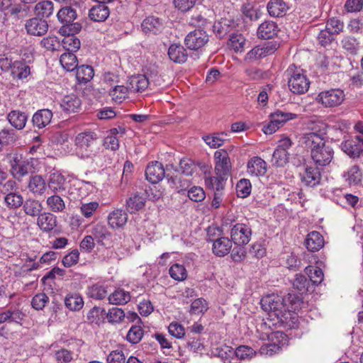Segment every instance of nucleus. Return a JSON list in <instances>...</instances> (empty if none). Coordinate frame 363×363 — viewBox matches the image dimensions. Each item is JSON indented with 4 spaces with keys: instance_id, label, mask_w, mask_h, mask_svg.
I'll return each mask as SVG.
<instances>
[{
    "instance_id": "nucleus-1",
    "label": "nucleus",
    "mask_w": 363,
    "mask_h": 363,
    "mask_svg": "<svg viewBox=\"0 0 363 363\" xmlns=\"http://www.w3.org/2000/svg\"><path fill=\"white\" fill-rule=\"evenodd\" d=\"M296 301L298 302L299 299L295 295L289 294L286 298L273 294L264 296L260 304L272 319L277 318L278 323L291 328L297 321V315L294 312Z\"/></svg>"
},
{
    "instance_id": "nucleus-2",
    "label": "nucleus",
    "mask_w": 363,
    "mask_h": 363,
    "mask_svg": "<svg viewBox=\"0 0 363 363\" xmlns=\"http://www.w3.org/2000/svg\"><path fill=\"white\" fill-rule=\"evenodd\" d=\"M324 131L316 133L311 131L304 135L305 143L311 148V158L316 165L326 166L330 163L333 157V150L325 144Z\"/></svg>"
},
{
    "instance_id": "nucleus-3",
    "label": "nucleus",
    "mask_w": 363,
    "mask_h": 363,
    "mask_svg": "<svg viewBox=\"0 0 363 363\" xmlns=\"http://www.w3.org/2000/svg\"><path fill=\"white\" fill-rule=\"evenodd\" d=\"M284 76L287 79L289 90L294 94H303L308 90L310 81L306 72L301 67L294 64L289 65L284 72Z\"/></svg>"
},
{
    "instance_id": "nucleus-4",
    "label": "nucleus",
    "mask_w": 363,
    "mask_h": 363,
    "mask_svg": "<svg viewBox=\"0 0 363 363\" xmlns=\"http://www.w3.org/2000/svg\"><path fill=\"white\" fill-rule=\"evenodd\" d=\"M11 172L13 177L18 180L34 172V165L32 161L23 160L21 155L14 154L9 156Z\"/></svg>"
},
{
    "instance_id": "nucleus-5",
    "label": "nucleus",
    "mask_w": 363,
    "mask_h": 363,
    "mask_svg": "<svg viewBox=\"0 0 363 363\" xmlns=\"http://www.w3.org/2000/svg\"><path fill=\"white\" fill-rule=\"evenodd\" d=\"M97 140V135L94 132H83L79 133L75 138V145L82 151L80 157L82 159L92 158L93 151L91 150Z\"/></svg>"
},
{
    "instance_id": "nucleus-6",
    "label": "nucleus",
    "mask_w": 363,
    "mask_h": 363,
    "mask_svg": "<svg viewBox=\"0 0 363 363\" xmlns=\"http://www.w3.org/2000/svg\"><path fill=\"white\" fill-rule=\"evenodd\" d=\"M315 100L325 108L336 107L345 100V94L340 89H330L320 92Z\"/></svg>"
},
{
    "instance_id": "nucleus-7",
    "label": "nucleus",
    "mask_w": 363,
    "mask_h": 363,
    "mask_svg": "<svg viewBox=\"0 0 363 363\" xmlns=\"http://www.w3.org/2000/svg\"><path fill=\"white\" fill-rule=\"evenodd\" d=\"M271 121L270 122L264 125L262 130L265 134L271 135L277 131L281 126H282L286 122L296 118L297 115L289 112H284L280 110H277L270 114Z\"/></svg>"
},
{
    "instance_id": "nucleus-8",
    "label": "nucleus",
    "mask_w": 363,
    "mask_h": 363,
    "mask_svg": "<svg viewBox=\"0 0 363 363\" xmlns=\"http://www.w3.org/2000/svg\"><path fill=\"white\" fill-rule=\"evenodd\" d=\"M208 35L202 28L189 32L184 39L186 46L192 50H199L208 42Z\"/></svg>"
},
{
    "instance_id": "nucleus-9",
    "label": "nucleus",
    "mask_w": 363,
    "mask_h": 363,
    "mask_svg": "<svg viewBox=\"0 0 363 363\" xmlns=\"http://www.w3.org/2000/svg\"><path fill=\"white\" fill-rule=\"evenodd\" d=\"M251 235L252 229L245 223H236L230 230L231 240L237 245H247Z\"/></svg>"
},
{
    "instance_id": "nucleus-10",
    "label": "nucleus",
    "mask_w": 363,
    "mask_h": 363,
    "mask_svg": "<svg viewBox=\"0 0 363 363\" xmlns=\"http://www.w3.org/2000/svg\"><path fill=\"white\" fill-rule=\"evenodd\" d=\"M214 158L216 175L227 178L231 169L230 160L228 152L224 150H217L214 153Z\"/></svg>"
},
{
    "instance_id": "nucleus-11",
    "label": "nucleus",
    "mask_w": 363,
    "mask_h": 363,
    "mask_svg": "<svg viewBox=\"0 0 363 363\" xmlns=\"http://www.w3.org/2000/svg\"><path fill=\"white\" fill-rule=\"evenodd\" d=\"M286 337V335L282 332L277 331L272 333L271 339H277L278 343L274 342L272 343L263 345L259 349L260 354L267 356H272L273 354L278 353L281 350V346L284 345L283 343H281V341L285 340Z\"/></svg>"
},
{
    "instance_id": "nucleus-12",
    "label": "nucleus",
    "mask_w": 363,
    "mask_h": 363,
    "mask_svg": "<svg viewBox=\"0 0 363 363\" xmlns=\"http://www.w3.org/2000/svg\"><path fill=\"white\" fill-rule=\"evenodd\" d=\"M300 176L302 183L311 187L319 184L321 179V174L318 168L313 167L306 166L303 172L300 173Z\"/></svg>"
},
{
    "instance_id": "nucleus-13",
    "label": "nucleus",
    "mask_w": 363,
    "mask_h": 363,
    "mask_svg": "<svg viewBox=\"0 0 363 363\" xmlns=\"http://www.w3.org/2000/svg\"><path fill=\"white\" fill-rule=\"evenodd\" d=\"M48 28L47 22L39 18H33L26 21V29L30 35L40 36L45 35Z\"/></svg>"
},
{
    "instance_id": "nucleus-14",
    "label": "nucleus",
    "mask_w": 363,
    "mask_h": 363,
    "mask_svg": "<svg viewBox=\"0 0 363 363\" xmlns=\"http://www.w3.org/2000/svg\"><path fill=\"white\" fill-rule=\"evenodd\" d=\"M165 174L163 165L159 162H153L148 164L145 171L147 179L152 184L161 181Z\"/></svg>"
},
{
    "instance_id": "nucleus-15",
    "label": "nucleus",
    "mask_w": 363,
    "mask_h": 363,
    "mask_svg": "<svg viewBox=\"0 0 363 363\" xmlns=\"http://www.w3.org/2000/svg\"><path fill=\"white\" fill-rule=\"evenodd\" d=\"M91 235L95 241L107 248L110 247L111 242H109L111 233L108 230L107 228L100 223L94 226L91 230Z\"/></svg>"
},
{
    "instance_id": "nucleus-16",
    "label": "nucleus",
    "mask_w": 363,
    "mask_h": 363,
    "mask_svg": "<svg viewBox=\"0 0 363 363\" xmlns=\"http://www.w3.org/2000/svg\"><path fill=\"white\" fill-rule=\"evenodd\" d=\"M247 172L255 177L263 176L267 170L266 162L259 157H253L247 162Z\"/></svg>"
},
{
    "instance_id": "nucleus-17",
    "label": "nucleus",
    "mask_w": 363,
    "mask_h": 363,
    "mask_svg": "<svg viewBox=\"0 0 363 363\" xmlns=\"http://www.w3.org/2000/svg\"><path fill=\"white\" fill-rule=\"evenodd\" d=\"M267 9L272 17H282L289 9V6L284 0H270L267 5Z\"/></svg>"
},
{
    "instance_id": "nucleus-18",
    "label": "nucleus",
    "mask_w": 363,
    "mask_h": 363,
    "mask_svg": "<svg viewBox=\"0 0 363 363\" xmlns=\"http://www.w3.org/2000/svg\"><path fill=\"white\" fill-rule=\"evenodd\" d=\"M57 217L48 212L40 213L37 219V225L43 232L49 233L57 226Z\"/></svg>"
},
{
    "instance_id": "nucleus-19",
    "label": "nucleus",
    "mask_w": 363,
    "mask_h": 363,
    "mask_svg": "<svg viewBox=\"0 0 363 363\" xmlns=\"http://www.w3.org/2000/svg\"><path fill=\"white\" fill-rule=\"evenodd\" d=\"M231 240L226 237H220L213 240L212 250L215 255L224 257L228 255L232 248Z\"/></svg>"
},
{
    "instance_id": "nucleus-20",
    "label": "nucleus",
    "mask_w": 363,
    "mask_h": 363,
    "mask_svg": "<svg viewBox=\"0 0 363 363\" xmlns=\"http://www.w3.org/2000/svg\"><path fill=\"white\" fill-rule=\"evenodd\" d=\"M109 8L104 4L94 6L89 12V16L93 21L102 22L109 16Z\"/></svg>"
},
{
    "instance_id": "nucleus-21",
    "label": "nucleus",
    "mask_w": 363,
    "mask_h": 363,
    "mask_svg": "<svg viewBox=\"0 0 363 363\" xmlns=\"http://www.w3.org/2000/svg\"><path fill=\"white\" fill-rule=\"evenodd\" d=\"M306 248L311 252L320 250L324 246V240L321 234L317 231H313L307 235L305 240Z\"/></svg>"
},
{
    "instance_id": "nucleus-22",
    "label": "nucleus",
    "mask_w": 363,
    "mask_h": 363,
    "mask_svg": "<svg viewBox=\"0 0 363 363\" xmlns=\"http://www.w3.org/2000/svg\"><path fill=\"white\" fill-rule=\"evenodd\" d=\"M278 28L273 21H264L257 29V36L262 39H271L277 35Z\"/></svg>"
},
{
    "instance_id": "nucleus-23",
    "label": "nucleus",
    "mask_w": 363,
    "mask_h": 363,
    "mask_svg": "<svg viewBox=\"0 0 363 363\" xmlns=\"http://www.w3.org/2000/svg\"><path fill=\"white\" fill-rule=\"evenodd\" d=\"M128 218V214L125 211L117 209L109 213L108 224L113 228H121L126 224Z\"/></svg>"
},
{
    "instance_id": "nucleus-24",
    "label": "nucleus",
    "mask_w": 363,
    "mask_h": 363,
    "mask_svg": "<svg viewBox=\"0 0 363 363\" xmlns=\"http://www.w3.org/2000/svg\"><path fill=\"white\" fill-rule=\"evenodd\" d=\"M150 84L149 79L143 74L132 76L128 79L130 91L139 92L144 91Z\"/></svg>"
},
{
    "instance_id": "nucleus-25",
    "label": "nucleus",
    "mask_w": 363,
    "mask_h": 363,
    "mask_svg": "<svg viewBox=\"0 0 363 363\" xmlns=\"http://www.w3.org/2000/svg\"><path fill=\"white\" fill-rule=\"evenodd\" d=\"M60 106L65 111L74 113L80 108L81 100L75 94L67 95L62 99Z\"/></svg>"
},
{
    "instance_id": "nucleus-26",
    "label": "nucleus",
    "mask_w": 363,
    "mask_h": 363,
    "mask_svg": "<svg viewBox=\"0 0 363 363\" xmlns=\"http://www.w3.org/2000/svg\"><path fill=\"white\" fill-rule=\"evenodd\" d=\"M52 113L48 109L38 111L33 116L32 122L35 127L43 128L48 125L52 120Z\"/></svg>"
},
{
    "instance_id": "nucleus-27",
    "label": "nucleus",
    "mask_w": 363,
    "mask_h": 363,
    "mask_svg": "<svg viewBox=\"0 0 363 363\" xmlns=\"http://www.w3.org/2000/svg\"><path fill=\"white\" fill-rule=\"evenodd\" d=\"M141 27L145 33L157 34L162 30V23L159 18L148 16L143 20Z\"/></svg>"
},
{
    "instance_id": "nucleus-28",
    "label": "nucleus",
    "mask_w": 363,
    "mask_h": 363,
    "mask_svg": "<svg viewBox=\"0 0 363 363\" xmlns=\"http://www.w3.org/2000/svg\"><path fill=\"white\" fill-rule=\"evenodd\" d=\"M168 55L171 60L176 63H184L187 60L186 49L181 45H172L168 50Z\"/></svg>"
},
{
    "instance_id": "nucleus-29",
    "label": "nucleus",
    "mask_w": 363,
    "mask_h": 363,
    "mask_svg": "<svg viewBox=\"0 0 363 363\" xmlns=\"http://www.w3.org/2000/svg\"><path fill=\"white\" fill-rule=\"evenodd\" d=\"M28 187L33 194L42 195L45 193L47 185L42 176L34 175L30 178Z\"/></svg>"
},
{
    "instance_id": "nucleus-30",
    "label": "nucleus",
    "mask_w": 363,
    "mask_h": 363,
    "mask_svg": "<svg viewBox=\"0 0 363 363\" xmlns=\"http://www.w3.org/2000/svg\"><path fill=\"white\" fill-rule=\"evenodd\" d=\"M145 201L143 195L135 194L126 201V210L130 213H134L144 207Z\"/></svg>"
},
{
    "instance_id": "nucleus-31",
    "label": "nucleus",
    "mask_w": 363,
    "mask_h": 363,
    "mask_svg": "<svg viewBox=\"0 0 363 363\" xmlns=\"http://www.w3.org/2000/svg\"><path fill=\"white\" fill-rule=\"evenodd\" d=\"M10 124L18 130L23 129L27 121V116L20 111H12L7 116Z\"/></svg>"
},
{
    "instance_id": "nucleus-32",
    "label": "nucleus",
    "mask_w": 363,
    "mask_h": 363,
    "mask_svg": "<svg viewBox=\"0 0 363 363\" xmlns=\"http://www.w3.org/2000/svg\"><path fill=\"white\" fill-rule=\"evenodd\" d=\"M342 150L352 158L359 157L362 152V145L354 140H346L341 144Z\"/></svg>"
},
{
    "instance_id": "nucleus-33",
    "label": "nucleus",
    "mask_w": 363,
    "mask_h": 363,
    "mask_svg": "<svg viewBox=\"0 0 363 363\" xmlns=\"http://www.w3.org/2000/svg\"><path fill=\"white\" fill-rule=\"evenodd\" d=\"M11 74L14 79H23L30 75V68L22 61H15Z\"/></svg>"
},
{
    "instance_id": "nucleus-34",
    "label": "nucleus",
    "mask_w": 363,
    "mask_h": 363,
    "mask_svg": "<svg viewBox=\"0 0 363 363\" xmlns=\"http://www.w3.org/2000/svg\"><path fill=\"white\" fill-rule=\"evenodd\" d=\"M65 305L69 310L77 311L82 308L84 301L79 294H69L65 298Z\"/></svg>"
},
{
    "instance_id": "nucleus-35",
    "label": "nucleus",
    "mask_w": 363,
    "mask_h": 363,
    "mask_svg": "<svg viewBox=\"0 0 363 363\" xmlns=\"http://www.w3.org/2000/svg\"><path fill=\"white\" fill-rule=\"evenodd\" d=\"M118 133V128H112L108 131V134L104 138L103 145L106 149L116 151L119 148V140L116 135Z\"/></svg>"
},
{
    "instance_id": "nucleus-36",
    "label": "nucleus",
    "mask_w": 363,
    "mask_h": 363,
    "mask_svg": "<svg viewBox=\"0 0 363 363\" xmlns=\"http://www.w3.org/2000/svg\"><path fill=\"white\" fill-rule=\"evenodd\" d=\"M65 179L62 174L53 173L50 177L48 186L51 191L57 192L65 189Z\"/></svg>"
},
{
    "instance_id": "nucleus-37",
    "label": "nucleus",
    "mask_w": 363,
    "mask_h": 363,
    "mask_svg": "<svg viewBox=\"0 0 363 363\" xmlns=\"http://www.w3.org/2000/svg\"><path fill=\"white\" fill-rule=\"evenodd\" d=\"M130 295L123 289L116 290L108 296L109 303L114 305H123L129 302Z\"/></svg>"
},
{
    "instance_id": "nucleus-38",
    "label": "nucleus",
    "mask_w": 363,
    "mask_h": 363,
    "mask_svg": "<svg viewBox=\"0 0 363 363\" xmlns=\"http://www.w3.org/2000/svg\"><path fill=\"white\" fill-rule=\"evenodd\" d=\"M227 178L216 175L210 176L206 178L205 184L206 186L215 191H223Z\"/></svg>"
},
{
    "instance_id": "nucleus-39",
    "label": "nucleus",
    "mask_w": 363,
    "mask_h": 363,
    "mask_svg": "<svg viewBox=\"0 0 363 363\" xmlns=\"http://www.w3.org/2000/svg\"><path fill=\"white\" fill-rule=\"evenodd\" d=\"M60 64L67 71L72 72L77 67V58L74 52H65L60 56Z\"/></svg>"
},
{
    "instance_id": "nucleus-40",
    "label": "nucleus",
    "mask_w": 363,
    "mask_h": 363,
    "mask_svg": "<svg viewBox=\"0 0 363 363\" xmlns=\"http://www.w3.org/2000/svg\"><path fill=\"white\" fill-rule=\"evenodd\" d=\"M42 208L43 207L41 203L35 199H29L23 203V210L25 213L30 216L38 217Z\"/></svg>"
},
{
    "instance_id": "nucleus-41",
    "label": "nucleus",
    "mask_w": 363,
    "mask_h": 363,
    "mask_svg": "<svg viewBox=\"0 0 363 363\" xmlns=\"http://www.w3.org/2000/svg\"><path fill=\"white\" fill-rule=\"evenodd\" d=\"M54 11V4L51 1H43L36 4L35 11L38 16L48 18Z\"/></svg>"
},
{
    "instance_id": "nucleus-42",
    "label": "nucleus",
    "mask_w": 363,
    "mask_h": 363,
    "mask_svg": "<svg viewBox=\"0 0 363 363\" xmlns=\"http://www.w3.org/2000/svg\"><path fill=\"white\" fill-rule=\"evenodd\" d=\"M57 16L62 23L66 25L74 21L77 17V13L74 9L69 6H66L59 10Z\"/></svg>"
},
{
    "instance_id": "nucleus-43",
    "label": "nucleus",
    "mask_w": 363,
    "mask_h": 363,
    "mask_svg": "<svg viewBox=\"0 0 363 363\" xmlns=\"http://www.w3.org/2000/svg\"><path fill=\"white\" fill-rule=\"evenodd\" d=\"M76 77L81 83L89 82L94 77V72L93 68L89 65H82L76 68Z\"/></svg>"
},
{
    "instance_id": "nucleus-44",
    "label": "nucleus",
    "mask_w": 363,
    "mask_h": 363,
    "mask_svg": "<svg viewBox=\"0 0 363 363\" xmlns=\"http://www.w3.org/2000/svg\"><path fill=\"white\" fill-rule=\"evenodd\" d=\"M62 45L67 52H75L80 48L81 43L75 35H67L62 39Z\"/></svg>"
},
{
    "instance_id": "nucleus-45",
    "label": "nucleus",
    "mask_w": 363,
    "mask_h": 363,
    "mask_svg": "<svg viewBox=\"0 0 363 363\" xmlns=\"http://www.w3.org/2000/svg\"><path fill=\"white\" fill-rule=\"evenodd\" d=\"M362 174L359 168L356 165L350 168V169L344 174L345 181L350 186L358 184L362 180Z\"/></svg>"
},
{
    "instance_id": "nucleus-46",
    "label": "nucleus",
    "mask_w": 363,
    "mask_h": 363,
    "mask_svg": "<svg viewBox=\"0 0 363 363\" xmlns=\"http://www.w3.org/2000/svg\"><path fill=\"white\" fill-rule=\"evenodd\" d=\"M289 154L288 151L276 149L272 157L271 162L275 167H284L289 162Z\"/></svg>"
},
{
    "instance_id": "nucleus-47",
    "label": "nucleus",
    "mask_w": 363,
    "mask_h": 363,
    "mask_svg": "<svg viewBox=\"0 0 363 363\" xmlns=\"http://www.w3.org/2000/svg\"><path fill=\"white\" fill-rule=\"evenodd\" d=\"M197 170V165L189 158H183L179 162V170L175 169V171H180L186 176H191Z\"/></svg>"
},
{
    "instance_id": "nucleus-48",
    "label": "nucleus",
    "mask_w": 363,
    "mask_h": 363,
    "mask_svg": "<svg viewBox=\"0 0 363 363\" xmlns=\"http://www.w3.org/2000/svg\"><path fill=\"white\" fill-rule=\"evenodd\" d=\"M47 204L50 209L55 212H62L65 208L63 199L58 195H53L47 199Z\"/></svg>"
},
{
    "instance_id": "nucleus-49",
    "label": "nucleus",
    "mask_w": 363,
    "mask_h": 363,
    "mask_svg": "<svg viewBox=\"0 0 363 363\" xmlns=\"http://www.w3.org/2000/svg\"><path fill=\"white\" fill-rule=\"evenodd\" d=\"M88 294L94 299L101 300L106 296L107 290L104 285L97 283L89 287Z\"/></svg>"
},
{
    "instance_id": "nucleus-50",
    "label": "nucleus",
    "mask_w": 363,
    "mask_h": 363,
    "mask_svg": "<svg viewBox=\"0 0 363 363\" xmlns=\"http://www.w3.org/2000/svg\"><path fill=\"white\" fill-rule=\"evenodd\" d=\"M213 32L219 38H224L231 30V26L229 24V21L227 20H223L217 21L213 26Z\"/></svg>"
},
{
    "instance_id": "nucleus-51",
    "label": "nucleus",
    "mask_w": 363,
    "mask_h": 363,
    "mask_svg": "<svg viewBox=\"0 0 363 363\" xmlns=\"http://www.w3.org/2000/svg\"><path fill=\"white\" fill-rule=\"evenodd\" d=\"M342 48L351 54H355L359 48L357 40L352 36L346 35L341 40Z\"/></svg>"
},
{
    "instance_id": "nucleus-52",
    "label": "nucleus",
    "mask_w": 363,
    "mask_h": 363,
    "mask_svg": "<svg viewBox=\"0 0 363 363\" xmlns=\"http://www.w3.org/2000/svg\"><path fill=\"white\" fill-rule=\"evenodd\" d=\"M170 277L177 281H183L187 277L185 267L179 264H173L169 270Z\"/></svg>"
},
{
    "instance_id": "nucleus-53",
    "label": "nucleus",
    "mask_w": 363,
    "mask_h": 363,
    "mask_svg": "<svg viewBox=\"0 0 363 363\" xmlns=\"http://www.w3.org/2000/svg\"><path fill=\"white\" fill-rule=\"evenodd\" d=\"M129 91L128 84V86H115L109 91V95L112 97L113 100L121 102L127 97Z\"/></svg>"
},
{
    "instance_id": "nucleus-54",
    "label": "nucleus",
    "mask_w": 363,
    "mask_h": 363,
    "mask_svg": "<svg viewBox=\"0 0 363 363\" xmlns=\"http://www.w3.org/2000/svg\"><path fill=\"white\" fill-rule=\"evenodd\" d=\"M208 308V306L206 301L203 298H199L192 302L189 312L191 314L194 315L203 314L207 311Z\"/></svg>"
},
{
    "instance_id": "nucleus-55",
    "label": "nucleus",
    "mask_w": 363,
    "mask_h": 363,
    "mask_svg": "<svg viewBox=\"0 0 363 363\" xmlns=\"http://www.w3.org/2000/svg\"><path fill=\"white\" fill-rule=\"evenodd\" d=\"M325 28L333 35L340 33L344 28V23L337 18H330L326 22Z\"/></svg>"
},
{
    "instance_id": "nucleus-56",
    "label": "nucleus",
    "mask_w": 363,
    "mask_h": 363,
    "mask_svg": "<svg viewBox=\"0 0 363 363\" xmlns=\"http://www.w3.org/2000/svg\"><path fill=\"white\" fill-rule=\"evenodd\" d=\"M223 135H226V134L221 133L211 135H206L203 137V139L211 148H218L222 146L225 141V139L222 137Z\"/></svg>"
},
{
    "instance_id": "nucleus-57",
    "label": "nucleus",
    "mask_w": 363,
    "mask_h": 363,
    "mask_svg": "<svg viewBox=\"0 0 363 363\" xmlns=\"http://www.w3.org/2000/svg\"><path fill=\"white\" fill-rule=\"evenodd\" d=\"M306 273L309 277V281L313 284L318 285L323 280V272L321 269L318 267H309L306 269Z\"/></svg>"
},
{
    "instance_id": "nucleus-58",
    "label": "nucleus",
    "mask_w": 363,
    "mask_h": 363,
    "mask_svg": "<svg viewBox=\"0 0 363 363\" xmlns=\"http://www.w3.org/2000/svg\"><path fill=\"white\" fill-rule=\"evenodd\" d=\"M251 183L247 179H240L236 185L237 194L240 198H246L251 192Z\"/></svg>"
},
{
    "instance_id": "nucleus-59",
    "label": "nucleus",
    "mask_w": 363,
    "mask_h": 363,
    "mask_svg": "<svg viewBox=\"0 0 363 363\" xmlns=\"http://www.w3.org/2000/svg\"><path fill=\"white\" fill-rule=\"evenodd\" d=\"M4 201L8 207L17 208L23 204V199L21 195L16 193H9L4 197Z\"/></svg>"
},
{
    "instance_id": "nucleus-60",
    "label": "nucleus",
    "mask_w": 363,
    "mask_h": 363,
    "mask_svg": "<svg viewBox=\"0 0 363 363\" xmlns=\"http://www.w3.org/2000/svg\"><path fill=\"white\" fill-rule=\"evenodd\" d=\"M292 284L294 289L301 293H304L308 290L310 281L306 276L299 274L296 275Z\"/></svg>"
},
{
    "instance_id": "nucleus-61",
    "label": "nucleus",
    "mask_w": 363,
    "mask_h": 363,
    "mask_svg": "<svg viewBox=\"0 0 363 363\" xmlns=\"http://www.w3.org/2000/svg\"><path fill=\"white\" fill-rule=\"evenodd\" d=\"M234 354L238 359H250L255 356L256 352L250 347L240 345L236 348Z\"/></svg>"
},
{
    "instance_id": "nucleus-62",
    "label": "nucleus",
    "mask_w": 363,
    "mask_h": 363,
    "mask_svg": "<svg viewBox=\"0 0 363 363\" xmlns=\"http://www.w3.org/2000/svg\"><path fill=\"white\" fill-rule=\"evenodd\" d=\"M143 336V330L140 326L133 325L129 330L126 338L132 344L138 343Z\"/></svg>"
},
{
    "instance_id": "nucleus-63",
    "label": "nucleus",
    "mask_w": 363,
    "mask_h": 363,
    "mask_svg": "<svg viewBox=\"0 0 363 363\" xmlns=\"http://www.w3.org/2000/svg\"><path fill=\"white\" fill-rule=\"evenodd\" d=\"M245 39L241 34H233L230 38V45L231 48L236 52H242Z\"/></svg>"
},
{
    "instance_id": "nucleus-64",
    "label": "nucleus",
    "mask_w": 363,
    "mask_h": 363,
    "mask_svg": "<svg viewBox=\"0 0 363 363\" xmlns=\"http://www.w3.org/2000/svg\"><path fill=\"white\" fill-rule=\"evenodd\" d=\"M106 316L109 322L119 323L125 318V315L121 308L113 307L109 309Z\"/></svg>"
}]
</instances>
